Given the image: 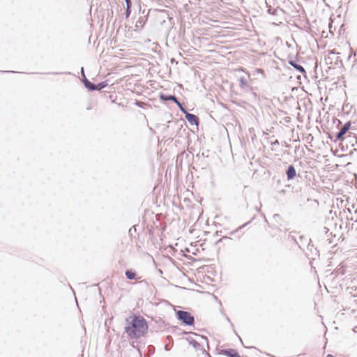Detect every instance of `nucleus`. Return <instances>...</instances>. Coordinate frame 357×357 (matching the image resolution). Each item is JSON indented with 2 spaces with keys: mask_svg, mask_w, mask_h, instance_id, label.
Instances as JSON below:
<instances>
[{
  "mask_svg": "<svg viewBox=\"0 0 357 357\" xmlns=\"http://www.w3.org/2000/svg\"><path fill=\"white\" fill-rule=\"evenodd\" d=\"M161 98L163 99V100H172V101H174V102H176L178 105V106L181 109V111H183V112L186 113L185 110L184 109V108L183 107L181 104L177 100V99L176 98L175 96H169L165 97V98H164L163 96H161Z\"/></svg>",
  "mask_w": 357,
  "mask_h": 357,
  "instance_id": "obj_5",
  "label": "nucleus"
},
{
  "mask_svg": "<svg viewBox=\"0 0 357 357\" xmlns=\"http://www.w3.org/2000/svg\"><path fill=\"white\" fill-rule=\"evenodd\" d=\"M220 354L230 357H240L239 354L235 349H222L221 350Z\"/></svg>",
  "mask_w": 357,
  "mask_h": 357,
  "instance_id": "obj_3",
  "label": "nucleus"
},
{
  "mask_svg": "<svg viewBox=\"0 0 357 357\" xmlns=\"http://www.w3.org/2000/svg\"><path fill=\"white\" fill-rule=\"evenodd\" d=\"M289 63L293 66L296 70L301 73H305V70L301 65L294 63L293 61H290Z\"/></svg>",
  "mask_w": 357,
  "mask_h": 357,
  "instance_id": "obj_10",
  "label": "nucleus"
},
{
  "mask_svg": "<svg viewBox=\"0 0 357 357\" xmlns=\"http://www.w3.org/2000/svg\"><path fill=\"white\" fill-rule=\"evenodd\" d=\"M350 126H351L350 122H347L343 126V127L341 128L340 131L337 135V138L338 139H342L343 138V136L349 130Z\"/></svg>",
  "mask_w": 357,
  "mask_h": 357,
  "instance_id": "obj_4",
  "label": "nucleus"
},
{
  "mask_svg": "<svg viewBox=\"0 0 357 357\" xmlns=\"http://www.w3.org/2000/svg\"><path fill=\"white\" fill-rule=\"evenodd\" d=\"M326 357H334V356H332V355H331V354H328V355L326 356Z\"/></svg>",
  "mask_w": 357,
  "mask_h": 357,
  "instance_id": "obj_12",
  "label": "nucleus"
},
{
  "mask_svg": "<svg viewBox=\"0 0 357 357\" xmlns=\"http://www.w3.org/2000/svg\"><path fill=\"white\" fill-rule=\"evenodd\" d=\"M126 3H127V10H128L130 6H131V1L130 0H126Z\"/></svg>",
  "mask_w": 357,
  "mask_h": 357,
  "instance_id": "obj_11",
  "label": "nucleus"
},
{
  "mask_svg": "<svg viewBox=\"0 0 357 357\" xmlns=\"http://www.w3.org/2000/svg\"><path fill=\"white\" fill-rule=\"evenodd\" d=\"M288 179H292L296 176V170L293 165H290L287 171Z\"/></svg>",
  "mask_w": 357,
  "mask_h": 357,
  "instance_id": "obj_8",
  "label": "nucleus"
},
{
  "mask_svg": "<svg viewBox=\"0 0 357 357\" xmlns=\"http://www.w3.org/2000/svg\"><path fill=\"white\" fill-rule=\"evenodd\" d=\"M84 84L86 86V88L91 89V90H95V89H100L101 88L104 87L105 85H102L100 87H96L93 84H92L91 82H90L89 80H86L84 82Z\"/></svg>",
  "mask_w": 357,
  "mask_h": 357,
  "instance_id": "obj_9",
  "label": "nucleus"
},
{
  "mask_svg": "<svg viewBox=\"0 0 357 357\" xmlns=\"http://www.w3.org/2000/svg\"><path fill=\"white\" fill-rule=\"evenodd\" d=\"M178 319L181 320L185 324L192 326L194 324L195 319L191 314L186 311L178 310L176 312Z\"/></svg>",
  "mask_w": 357,
  "mask_h": 357,
  "instance_id": "obj_2",
  "label": "nucleus"
},
{
  "mask_svg": "<svg viewBox=\"0 0 357 357\" xmlns=\"http://www.w3.org/2000/svg\"><path fill=\"white\" fill-rule=\"evenodd\" d=\"M185 118L191 124H198V118L197 116L192 114L186 113Z\"/></svg>",
  "mask_w": 357,
  "mask_h": 357,
  "instance_id": "obj_6",
  "label": "nucleus"
},
{
  "mask_svg": "<svg viewBox=\"0 0 357 357\" xmlns=\"http://www.w3.org/2000/svg\"><path fill=\"white\" fill-rule=\"evenodd\" d=\"M330 59H331V58H330V56H328V57L326 59V63H328V60H329Z\"/></svg>",
  "mask_w": 357,
  "mask_h": 357,
  "instance_id": "obj_13",
  "label": "nucleus"
},
{
  "mask_svg": "<svg viewBox=\"0 0 357 357\" xmlns=\"http://www.w3.org/2000/svg\"><path fill=\"white\" fill-rule=\"evenodd\" d=\"M125 332L130 339L139 338L145 335L148 325L144 317L132 314L126 319Z\"/></svg>",
  "mask_w": 357,
  "mask_h": 357,
  "instance_id": "obj_1",
  "label": "nucleus"
},
{
  "mask_svg": "<svg viewBox=\"0 0 357 357\" xmlns=\"http://www.w3.org/2000/svg\"><path fill=\"white\" fill-rule=\"evenodd\" d=\"M126 278L129 280H139L141 278L140 277H137V273L132 271V270H128L126 271Z\"/></svg>",
  "mask_w": 357,
  "mask_h": 357,
  "instance_id": "obj_7",
  "label": "nucleus"
}]
</instances>
